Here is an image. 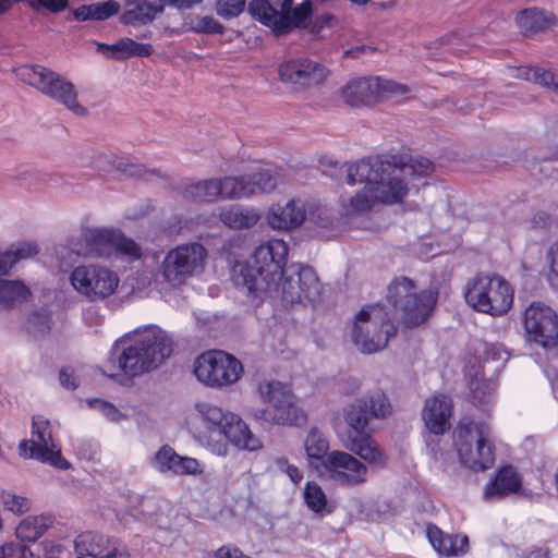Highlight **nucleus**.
I'll return each mask as SVG.
<instances>
[{"label":"nucleus","mask_w":558,"mask_h":558,"mask_svg":"<svg viewBox=\"0 0 558 558\" xmlns=\"http://www.w3.org/2000/svg\"><path fill=\"white\" fill-rule=\"evenodd\" d=\"M287 256L284 241L269 240L255 248L250 260L234 264L232 279L250 293L278 299L286 307L313 304L322 292L316 272L301 265L284 268Z\"/></svg>","instance_id":"1"},{"label":"nucleus","mask_w":558,"mask_h":558,"mask_svg":"<svg viewBox=\"0 0 558 558\" xmlns=\"http://www.w3.org/2000/svg\"><path fill=\"white\" fill-rule=\"evenodd\" d=\"M350 185L365 183L364 187L344 203L348 214H361L375 204L401 202L411 189L425 185L423 182L434 171V163L424 157L384 155L343 165Z\"/></svg>","instance_id":"2"},{"label":"nucleus","mask_w":558,"mask_h":558,"mask_svg":"<svg viewBox=\"0 0 558 558\" xmlns=\"http://www.w3.org/2000/svg\"><path fill=\"white\" fill-rule=\"evenodd\" d=\"M171 332L157 325L135 328L114 341L110 355L119 372L134 378L159 368L174 352Z\"/></svg>","instance_id":"3"},{"label":"nucleus","mask_w":558,"mask_h":558,"mask_svg":"<svg viewBox=\"0 0 558 558\" xmlns=\"http://www.w3.org/2000/svg\"><path fill=\"white\" fill-rule=\"evenodd\" d=\"M207 250L197 242L177 245L158 260L154 271H143L135 278L138 289L153 288L158 291L175 289L204 271Z\"/></svg>","instance_id":"4"},{"label":"nucleus","mask_w":558,"mask_h":558,"mask_svg":"<svg viewBox=\"0 0 558 558\" xmlns=\"http://www.w3.org/2000/svg\"><path fill=\"white\" fill-rule=\"evenodd\" d=\"M70 251L85 258L121 257L137 260L142 257V247L121 230L116 228H85L69 243Z\"/></svg>","instance_id":"5"},{"label":"nucleus","mask_w":558,"mask_h":558,"mask_svg":"<svg viewBox=\"0 0 558 558\" xmlns=\"http://www.w3.org/2000/svg\"><path fill=\"white\" fill-rule=\"evenodd\" d=\"M454 445L462 465L474 471H485L495 463L492 428L484 422L463 418L454 432Z\"/></svg>","instance_id":"6"},{"label":"nucleus","mask_w":558,"mask_h":558,"mask_svg":"<svg viewBox=\"0 0 558 558\" xmlns=\"http://www.w3.org/2000/svg\"><path fill=\"white\" fill-rule=\"evenodd\" d=\"M438 299L436 289L416 291L413 280L401 277L388 287L387 300L396 316L409 328L425 323L432 314Z\"/></svg>","instance_id":"7"},{"label":"nucleus","mask_w":558,"mask_h":558,"mask_svg":"<svg viewBox=\"0 0 558 558\" xmlns=\"http://www.w3.org/2000/svg\"><path fill=\"white\" fill-rule=\"evenodd\" d=\"M260 400L267 404L265 409H256L252 416L276 425H301L306 415L295 401L291 388L278 380H264L258 385Z\"/></svg>","instance_id":"8"},{"label":"nucleus","mask_w":558,"mask_h":558,"mask_svg":"<svg viewBox=\"0 0 558 558\" xmlns=\"http://www.w3.org/2000/svg\"><path fill=\"white\" fill-rule=\"evenodd\" d=\"M16 76L41 94L63 105L76 116H85L87 110L77 101L75 85L43 65H21L15 70Z\"/></svg>","instance_id":"9"},{"label":"nucleus","mask_w":558,"mask_h":558,"mask_svg":"<svg viewBox=\"0 0 558 558\" xmlns=\"http://www.w3.org/2000/svg\"><path fill=\"white\" fill-rule=\"evenodd\" d=\"M464 298L477 312L499 316L506 314L513 302V290L499 276L478 275L468 282Z\"/></svg>","instance_id":"10"},{"label":"nucleus","mask_w":558,"mask_h":558,"mask_svg":"<svg viewBox=\"0 0 558 558\" xmlns=\"http://www.w3.org/2000/svg\"><path fill=\"white\" fill-rule=\"evenodd\" d=\"M396 331V326L384 319L379 306H366L356 314L351 337L359 351L372 354L386 348Z\"/></svg>","instance_id":"11"},{"label":"nucleus","mask_w":558,"mask_h":558,"mask_svg":"<svg viewBox=\"0 0 558 558\" xmlns=\"http://www.w3.org/2000/svg\"><path fill=\"white\" fill-rule=\"evenodd\" d=\"M69 281L77 294L89 302H99L117 292L120 277L110 267L89 263L74 267Z\"/></svg>","instance_id":"12"},{"label":"nucleus","mask_w":558,"mask_h":558,"mask_svg":"<svg viewBox=\"0 0 558 558\" xmlns=\"http://www.w3.org/2000/svg\"><path fill=\"white\" fill-rule=\"evenodd\" d=\"M214 439L217 444L211 446V452L217 454L226 453L228 441L248 451L258 450L263 446L236 414L211 407V441Z\"/></svg>","instance_id":"13"},{"label":"nucleus","mask_w":558,"mask_h":558,"mask_svg":"<svg viewBox=\"0 0 558 558\" xmlns=\"http://www.w3.org/2000/svg\"><path fill=\"white\" fill-rule=\"evenodd\" d=\"M32 437L19 444V454L23 459H34L56 469L69 470L71 464L61 454V449L52 439L50 422L41 416L32 418Z\"/></svg>","instance_id":"14"},{"label":"nucleus","mask_w":558,"mask_h":558,"mask_svg":"<svg viewBox=\"0 0 558 558\" xmlns=\"http://www.w3.org/2000/svg\"><path fill=\"white\" fill-rule=\"evenodd\" d=\"M278 184L277 174L270 169L240 175L211 180V194L223 199L247 198L272 192Z\"/></svg>","instance_id":"15"},{"label":"nucleus","mask_w":558,"mask_h":558,"mask_svg":"<svg viewBox=\"0 0 558 558\" xmlns=\"http://www.w3.org/2000/svg\"><path fill=\"white\" fill-rule=\"evenodd\" d=\"M319 475L345 487L363 485L368 478V466L353 454L333 450L323 460V468L316 466Z\"/></svg>","instance_id":"16"},{"label":"nucleus","mask_w":558,"mask_h":558,"mask_svg":"<svg viewBox=\"0 0 558 558\" xmlns=\"http://www.w3.org/2000/svg\"><path fill=\"white\" fill-rule=\"evenodd\" d=\"M524 327L529 340L545 349L558 343V315L548 305L533 302L524 312Z\"/></svg>","instance_id":"17"},{"label":"nucleus","mask_w":558,"mask_h":558,"mask_svg":"<svg viewBox=\"0 0 558 558\" xmlns=\"http://www.w3.org/2000/svg\"><path fill=\"white\" fill-rule=\"evenodd\" d=\"M409 92L405 85L379 77H362L350 81L342 88V98L351 106L367 105L392 95Z\"/></svg>","instance_id":"18"},{"label":"nucleus","mask_w":558,"mask_h":558,"mask_svg":"<svg viewBox=\"0 0 558 558\" xmlns=\"http://www.w3.org/2000/svg\"><path fill=\"white\" fill-rule=\"evenodd\" d=\"M326 75V69L310 59L289 60L279 66L280 80L300 87L317 85L324 81Z\"/></svg>","instance_id":"19"},{"label":"nucleus","mask_w":558,"mask_h":558,"mask_svg":"<svg viewBox=\"0 0 558 558\" xmlns=\"http://www.w3.org/2000/svg\"><path fill=\"white\" fill-rule=\"evenodd\" d=\"M149 464L156 472L167 476L194 475L201 472L196 459L180 456L168 445L158 449Z\"/></svg>","instance_id":"20"},{"label":"nucleus","mask_w":558,"mask_h":558,"mask_svg":"<svg viewBox=\"0 0 558 558\" xmlns=\"http://www.w3.org/2000/svg\"><path fill=\"white\" fill-rule=\"evenodd\" d=\"M306 219V205L301 199H289L284 204H274L267 213V222L274 230H292Z\"/></svg>","instance_id":"21"},{"label":"nucleus","mask_w":558,"mask_h":558,"mask_svg":"<svg viewBox=\"0 0 558 558\" xmlns=\"http://www.w3.org/2000/svg\"><path fill=\"white\" fill-rule=\"evenodd\" d=\"M452 402L447 396H435L425 401L422 417L434 435L444 434L450 426Z\"/></svg>","instance_id":"22"},{"label":"nucleus","mask_w":558,"mask_h":558,"mask_svg":"<svg viewBox=\"0 0 558 558\" xmlns=\"http://www.w3.org/2000/svg\"><path fill=\"white\" fill-rule=\"evenodd\" d=\"M242 372L243 366L236 357L221 350H211V386L234 384Z\"/></svg>","instance_id":"23"},{"label":"nucleus","mask_w":558,"mask_h":558,"mask_svg":"<svg viewBox=\"0 0 558 558\" xmlns=\"http://www.w3.org/2000/svg\"><path fill=\"white\" fill-rule=\"evenodd\" d=\"M75 548L80 555L98 558H126L123 548L111 546L109 539L95 532H85L75 538Z\"/></svg>","instance_id":"24"},{"label":"nucleus","mask_w":558,"mask_h":558,"mask_svg":"<svg viewBox=\"0 0 558 558\" xmlns=\"http://www.w3.org/2000/svg\"><path fill=\"white\" fill-rule=\"evenodd\" d=\"M345 448L364 460L371 469H384L387 465L388 456L369 433L347 438Z\"/></svg>","instance_id":"25"},{"label":"nucleus","mask_w":558,"mask_h":558,"mask_svg":"<svg viewBox=\"0 0 558 558\" xmlns=\"http://www.w3.org/2000/svg\"><path fill=\"white\" fill-rule=\"evenodd\" d=\"M426 534L434 549L441 555L460 556L469 550V538L466 535L445 534L435 524H427Z\"/></svg>","instance_id":"26"},{"label":"nucleus","mask_w":558,"mask_h":558,"mask_svg":"<svg viewBox=\"0 0 558 558\" xmlns=\"http://www.w3.org/2000/svg\"><path fill=\"white\" fill-rule=\"evenodd\" d=\"M218 216L227 228L233 230L250 229L260 219L257 209L239 204L221 207Z\"/></svg>","instance_id":"27"},{"label":"nucleus","mask_w":558,"mask_h":558,"mask_svg":"<svg viewBox=\"0 0 558 558\" xmlns=\"http://www.w3.org/2000/svg\"><path fill=\"white\" fill-rule=\"evenodd\" d=\"M97 50L111 59H128L130 57H148L153 52L149 44H140L135 40L124 37L112 45L95 41Z\"/></svg>","instance_id":"28"},{"label":"nucleus","mask_w":558,"mask_h":558,"mask_svg":"<svg viewBox=\"0 0 558 558\" xmlns=\"http://www.w3.org/2000/svg\"><path fill=\"white\" fill-rule=\"evenodd\" d=\"M521 487V478L512 466H505L498 471L484 490L485 499L494 500L517 493Z\"/></svg>","instance_id":"29"},{"label":"nucleus","mask_w":558,"mask_h":558,"mask_svg":"<svg viewBox=\"0 0 558 558\" xmlns=\"http://www.w3.org/2000/svg\"><path fill=\"white\" fill-rule=\"evenodd\" d=\"M343 417L349 429L347 438H352L357 434H366L368 425L373 420L367 401L364 398L355 399L343 409Z\"/></svg>","instance_id":"30"},{"label":"nucleus","mask_w":558,"mask_h":558,"mask_svg":"<svg viewBox=\"0 0 558 558\" xmlns=\"http://www.w3.org/2000/svg\"><path fill=\"white\" fill-rule=\"evenodd\" d=\"M54 518L50 513L28 515L19 523L15 533L23 542H35L52 526Z\"/></svg>","instance_id":"31"},{"label":"nucleus","mask_w":558,"mask_h":558,"mask_svg":"<svg viewBox=\"0 0 558 558\" xmlns=\"http://www.w3.org/2000/svg\"><path fill=\"white\" fill-rule=\"evenodd\" d=\"M125 22L149 23L163 11V3H151L148 0H125Z\"/></svg>","instance_id":"32"},{"label":"nucleus","mask_w":558,"mask_h":558,"mask_svg":"<svg viewBox=\"0 0 558 558\" xmlns=\"http://www.w3.org/2000/svg\"><path fill=\"white\" fill-rule=\"evenodd\" d=\"M304 448L310 464L315 469L323 468V460L329 454V441L326 435L316 427L311 428L304 440Z\"/></svg>","instance_id":"33"},{"label":"nucleus","mask_w":558,"mask_h":558,"mask_svg":"<svg viewBox=\"0 0 558 558\" xmlns=\"http://www.w3.org/2000/svg\"><path fill=\"white\" fill-rule=\"evenodd\" d=\"M120 5L116 1H106L101 3L84 4L73 11L74 19L80 22L104 21L119 12Z\"/></svg>","instance_id":"34"},{"label":"nucleus","mask_w":558,"mask_h":558,"mask_svg":"<svg viewBox=\"0 0 558 558\" xmlns=\"http://www.w3.org/2000/svg\"><path fill=\"white\" fill-rule=\"evenodd\" d=\"M29 295V289L22 281L0 279V308L21 304Z\"/></svg>","instance_id":"35"},{"label":"nucleus","mask_w":558,"mask_h":558,"mask_svg":"<svg viewBox=\"0 0 558 558\" xmlns=\"http://www.w3.org/2000/svg\"><path fill=\"white\" fill-rule=\"evenodd\" d=\"M517 23L519 27L525 33H538L546 29L550 20L544 11L537 8H529L521 10L517 15Z\"/></svg>","instance_id":"36"},{"label":"nucleus","mask_w":558,"mask_h":558,"mask_svg":"<svg viewBox=\"0 0 558 558\" xmlns=\"http://www.w3.org/2000/svg\"><path fill=\"white\" fill-rule=\"evenodd\" d=\"M497 384L492 379L475 375L470 381V390L474 404L485 408L490 404Z\"/></svg>","instance_id":"37"},{"label":"nucleus","mask_w":558,"mask_h":558,"mask_svg":"<svg viewBox=\"0 0 558 558\" xmlns=\"http://www.w3.org/2000/svg\"><path fill=\"white\" fill-rule=\"evenodd\" d=\"M364 400L367 401L368 411L373 418H386L388 415H390L392 411V407L388 397L379 388L369 390L367 395L364 397Z\"/></svg>","instance_id":"38"},{"label":"nucleus","mask_w":558,"mask_h":558,"mask_svg":"<svg viewBox=\"0 0 558 558\" xmlns=\"http://www.w3.org/2000/svg\"><path fill=\"white\" fill-rule=\"evenodd\" d=\"M305 222L313 228L329 229L333 223V219L329 209L325 206L313 204L306 207Z\"/></svg>","instance_id":"39"},{"label":"nucleus","mask_w":558,"mask_h":558,"mask_svg":"<svg viewBox=\"0 0 558 558\" xmlns=\"http://www.w3.org/2000/svg\"><path fill=\"white\" fill-rule=\"evenodd\" d=\"M306 506L314 512H322L327 505V497L323 488L315 482H308L304 489Z\"/></svg>","instance_id":"40"},{"label":"nucleus","mask_w":558,"mask_h":558,"mask_svg":"<svg viewBox=\"0 0 558 558\" xmlns=\"http://www.w3.org/2000/svg\"><path fill=\"white\" fill-rule=\"evenodd\" d=\"M3 507L15 514H22L31 509V500L22 495H17L12 490H3L0 495Z\"/></svg>","instance_id":"41"},{"label":"nucleus","mask_w":558,"mask_h":558,"mask_svg":"<svg viewBox=\"0 0 558 558\" xmlns=\"http://www.w3.org/2000/svg\"><path fill=\"white\" fill-rule=\"evenodd\" d=\"M191 373L199 383L209 385V351H204L194 359Z\"/></svg>","instance_id":"42"},{"label":"nucleus","mask_w":558,"mask_h":558,"mask_svg":"<svg viewBox=\"0 0 558 558\" xmlns=\"http://www.w3.org/2000/svg\"><path fill=\"white\" fill-rule=\"evenodd\" d=\"M515 76L545 87L547 78H551V71L542 68L521 66L517 69Z\"/></svg>","instance_id":"43"},{"label":"nucleus","mask_w":558,"mask_h":558,"mask_svg":"<svg viewBox=\"0 0 558 558\" xmlns=\"http://www.w3.org/2000/svg\"><path fill=\"white\" fill-rule=\"evenodd\" d=\"M246 0H217V14L225 19L238 16L245 7Z\"/></svg>","instance_id":"44"},{"label":"nucleus","mask_w":558,"mask_h":558,"mask_svg":"<svg viewBox=\"0 0 558 558\" xmlns=\"http://www.w3.org/2000/svg\"><path fill=\"white\" fill-rule=\"evenodd\" d=\"M547 259L549 263L547 281L554 290L558 291V242L548 250Z\"/></svg>","instance_id":"45"},{"label":"nucleus","mask_w":558,"mask_h":558,"mask_svg":"<svg viewBox=\"0 0 558 558\" xmlns=\"http://www.w3.org/2000/svg\"><path fill=\"white\" fill-rule=\"evenodd\" d=\"M209 195V181L202 180L189 184L184 190V197L192 201H205Z\"/></svg>","instance_id":"46"},{"label":"nucleus","mask_w":558,"mask_h":558,"mask_svg":"<svg viewBox=\"0 0 558 558\" xmlns=\"http://www.w3.org/2000/svg\"><path fill=\"white\" fill-rule=\"evenodd\" d=\"M88 404L110 421L117 422L121 417L119 410L113 404L108 403L105 400L93 399L88 401Z\"/></svg>","instance_id":"47"},{"label":"nucleus","mask_w":558,"mask_h":558,"mask_svg":"<svg viewBox=\"0 0 558 558\" xmlns=\"http://www.w3.org/2000/svg\"><path fill=\"white\" fill-rule=\"evenodd\" d=\"M485 361L486 363L500 362V365H504L508 361V353L498 344H487L485 347Z\"/></svg>","instance_id":"48"},{"label":"nucleus","mask_w":558,"mask_h":558,"mask_svg":"<svg viewBox=\"0 0 558 558\" xmlns=\"http://www.w3.org/2000/svg\"><path fill=\"white\" fill-rule=\"evenodd\" d=\"M10 250L16 257L17 262L32 257L38 253L37 245L33 242L19 243L17 245L12 246Z\"/></svg>","instance_id":"49"},{"label":"nucleus","mask_w":558,"mask_h":558,"mask_svg":"<svg viewBox=\"0 0 558 558\" xmlns=\"http://www.w3.org/2000/svg\"><path fill=\"white\" fill-rule=\"evenodd\" d=\"M59 379L61 386L66 389L74 390L78 386L75 371L70 366L63 367L60 371Z\"/></svg>","instance_id":"50"},{"label":"nucleus","mask_w":558,"mask_h":558,"mask_svg":"<svg viewBox=\"0 0 558 558\" xmlns=\"http://www.w3.org/2000/svg\"><path fill=\"white\" fill-rule=\"evenodd\" d=\"M545 374L551 384L555 397L558 399V357L555 356L549 360Z\"/></svg>","instance_id":"51"},{"label":"nucleus","mask_w":558,"mask_h":558,"mask_svg":"<svg viewBox=\"0 0 558 558\" xmlns=\"http://www.w3.org/2000/svg\"><path fill=\"white\" fill-rule=\"evenodd\" d=\"M16 263V257L11 250L0 254V277L8 275Z\"/></svg>","instance_id":"52"},{"label":"nucleus","mask_w":558,"mask_h":558,"mask_svg":"<svg viewBox=\"0 0 558 558\" xmlns=\"http://www.w3.org/2000/svg\"><path fill=\"white\" fill-rule=\"evenodd\" d=\"M245 554L238 547L232 545L221 546L216 550V558H243Z\"/></svg>","instance_id":"53"},{"label":"nucleus","mask_w":558,"mask_h":558,"mask_svg":"<svg viewBox=\"0 0 558 558\" xmlns=\"http://www.w3.org/2000/svg\"><path fill=\"white\" fill-rule=\"evenodd\" d=\"M195 318V326L197 328L198 333H201L204 338L209 337V318L205 313H193Z\"/></svg>","instance_id":"54"},{"label":"nucleus","mask_w":558,"mask_h":558,"mask_svg":"<svg viewBox=\"0 0 558 558\" xmlns=\"http://www.w3.org/2000/svg\"><path fill=\"white\" fill-rule=\"evenodd\" d=\"M549 549L547 547H533L529 550H523L518 558H549Z\"/></svg>","instance_id":"55"},{"label":"nucleus","mask_w":558,"mask_h":558,"mask_svg":"<svg viewBox=\"0 0 558 558\" xmlns=\"http://www.w3.org/2000/svg\"><path fill=\"white\" fill-rule=\"evenodd\" d=\"M159 2H162L163 5H170V7H174L179 10H182V9H190L192 8L194 4H197L199 2H202V0H158Z\"/></svg>","instance_id":"56"},{"label":"nucleus","mask_w":558,"mask_h":558,"mask_svg":"<svg viewBox=\"0 0 558 558\" xmlns=\"http://www.w3.org/2000/svg\"><path fill=\"white\" fill-rule=\"evenodd\" d=\"M195 410L207 427L209 425V405L206 402H199L195 404Z\"/></svg>","instance_id":"57"},{"label":"nucleus","mask_w":558,"mask_h":558,"mask_svg":"<svg viewBox=\"0 0 558 558\" xmlns=\"http://www.w3.org/2000/svg\"><path fill=\"white\" fill-rule=\"evenodd\" d=\"M286 474L290 477V480L294 483V484H298L302 481L303 478V473L301 470H299L296 466L294 465H291L290 468H288Z\"/></svg>","instance_id":"58"},{"label":"nucleus","mask_w":558,"mask_h":558,"mask_svg":"<svg viewBox=\"0 0 558 558\" xmlns=\"http://www.w3.org/2000/svg\"><path fill=\"white\" fill-rule=\"evenodd\" d=\"M197 32L208 33L209 32V17L205 16L199 21V24L194 27Z\"/></svg>","instance_id":"59"},{"label":"nucleus","mask_w":558,"mask_h":558,"mask_svg":"<svg viewBox=\"0 0 558 558\" xmlns=\"http://www.w3.org/2000/svg\"><path fill=\"white\" fill-rule=\"evenodd\" d=\"M545 87L558 93V75L551 72V78H547V85H545Z\"/></svg>","instance_id":"60"},{"label":"nucleus","mask_w":558,"mask_h":558,"mask_svg":"<svg viewBox=\"0 0 558 558\" xmlns=\"http://www.w3.org/2000/svg\"><path fill=\"white\" fill-rule=\"evenodd\" d=\"M275 464L281 472H287L288 468H290L292 464L288 463V460L286 458H277L275 460Z\"/></svg>","instance_id":"61"},{"label":"nucleus","mask_w":558,"mask_h":558,"mask_svg":"<svg viewBox=\"0 0 558 558\" xmlns=\"http://www.w3.org/2000/svg\"><path fill=\"white\" fill-rule=\"evenodd\" d=\"M118 168L121 169L122 171L126 172L128 174H137L138 173V167L137 166H130V168H122V163L120 162L118 165Z\"/></svg>","instance_id":"62"},{"label":"nucleus","mask_w":558,"mask_h":558,"mask_svg":"<svg viewBox=\"0 0 558 558\" xmlns=\"http://www.w3.org/2000/svg\"><path fill=\"white\" fill-rule=\"evenodd\" d=\"M210 29H211V34H214V33H219L220 34L222 32V26L218 22H214L211 20Z\"/></svg>","instance_id":"63"},{"label":"nucleus","mask_w":558,"mask_h":558,"mask_svg":"<svg viewBox=\"0 0 558 558\" xmlns=\"http://www.w3.org/2000/svg\"><path fill=\"white\" fill-rule=\"evenodd\" d=\"M117 375H118V374L112 373V374H109V377L113 378V377H116Z\"/></svg>","instance_id":"64"}]
</instances>
